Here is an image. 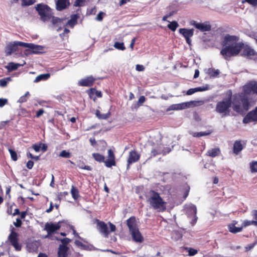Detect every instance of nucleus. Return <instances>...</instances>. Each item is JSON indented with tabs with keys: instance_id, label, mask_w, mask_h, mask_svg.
Listing matches in <instances>:
<instances>
[{
	"instance_id": "f257e3e1",
	"label": "nucleus",
	"mask_w": 257,
	"mask_h": 257,
	"mask_svg": "<svg viewBox=\"0 0 257 257\" xmlns=\"http://www.w3.org/2000/svg\"><path fill=\"white\" fill-rule=\"evenodd\" d=\"M239 37L234 35L226 34L221 42L222 47L220 54L225 60L231 57L237 56L244 47V43L238 42Z\"/></svg>"
},
{
	"instance_id": "f03ea898",
	"label": "nucleus",
	"mask_w": 257,
	"mask_h": 257,
	"mask_svg": "<svg viewBox=\"0 0 257 257\" xmlns=\"http://www.w3.org/2000/svg\"><path fill=\"white\" fill-rule=\"evenodd\" d=\"M146 196L147 202L154 209H157L161 211L166 210V202L158 193L154 190H150Z\"/></svg>"
},
{
	"instance_id": "7ed1b4c3",
	"label": "nucleus",
	"mask_w": 257,
	"mask_h": 257,
	"mask_svg": "<svg viewBox=\"0 0 257 257\" xmlns=\"http://www.w3.org/2000/svg\"><path fill=\"white\" fill-rule=\"evenodd\" d=\"M250 106L247 97L243 93L235 96L232 101V108L236 112L247 111Z\"/></svg>"
},
{
	"instance_id": "20e7f679",
	"label": "nucleus",
	"mask_w": 257,
	"mask_h": 257,
	"mask_svg": "<svg viewBox=\"0 0 257 257\" xmlns=\"http://www.w3.org/2000/svg\"><path fill=\"white\" fill-rule=\"evenodd\" d=\"M35 8L42 21H48L52 18L53 13L52 10L48 5L44 4H39L37 5Z\"/></svg>"
},
{
	"instance_id": "39448f33",
	"label": "nucleus",
	"mask_w": 257,
	"mask_h": 257,
	"mask_svg": "<svg viewBox=\"0 0 257 257\" xmlns=\"http://www.w3.org/2000/svg\"><path fill=\"white\" fill-rule=\"evenodd\" d=\"M231 104H232L231 96H230L228 98L223 99L217 103L216 110L217 112H226L228 111Z\"/></svg>"
},
{
	"instance_id": "423d86ee",
	"label": "nucleus",
	"mask_w": 257,
	"mask_h": 257,
	"mask_svg": "<svg viewBox=\"0 0 257 257\" xmlns=\"http://www.w3.org/2000/svg\"><path fill=\"white\" fill-rule=\"evenodd\" d=\"M15 228L12 226V229L11 231V233L9 234L8 236V239L10 241L12 245L14 246L15 249L17 251H20L22 249V246L19 244V234L17 232L14 231Z\"/></svg>"
},
{
	"instance_id": "0eeeda50",
	"label": "nucleus",
	"mask_w": 257,
	"mask_h": 257,
	"mask_svg": "<svg viewBox=\"0 0 257 257\" xmlns=\"http://www.w3.org/2000/svg\"><path fill=\"white\" fill-rule=\"evenodd\" d=\"M196 103L197 102L195 101H190L180 103L173 104L168 107L167 110H180L185 109L195 106Z\"/></svg>"
},
{
	"instance_id": "6e6552de",
	"label": "nucleus",
	"mask_w": 257,
	"mask_h": 257,
	"mask_svg": "<svg viewBox=\"0 0 257 257\" xmlns=\"http://www.w3.org/2000/svg\"><path fill=\"white\" fill-rule=\"evenodd\" d=\"M243 91L245 95H249L251 93L257 94V81H248L243 86Z\"/></svg>"
},
{
	"instance_id": "1a4fd4ad",
	"label": "nucleus",
	"mask_w": 257,
	"mask_h": 257,
	"mask_svg": "<svg viewBox=\"0 0 257 257\" xmlns=\"http://www.w3.org/2000/svg\"><path fill=\"white\" fill-rule=\"evenodd\" d=\"M27 45V43L23 42L15 41L13 43H10L6 47L5 52L7 55H10L18 50L19 46L25 47Z\"/></svg>"
},
{
	"instance_id": "9d476101",
	"label": "nucleus",
	"mask_w": 257,
	"mask_h": 257,
	"mask_svg": "<svg viewBox=\"0 0 257 257\" xmlns=\"http://www.w3.org/2000/svg\"><path fill=\"white\" fill-rule=\"evenodd\" d=\"M171 149L168 147H165L163 145L159 144L155 146L151 151L152 156L153 157L157 155L163 154V155L169 153Z\"/></svg>"
},
{
	"instance_id": "9b49d317",
	"label": "nucleus",
	"mask_w": 257,
	"mask_h": 257,
	"mask_svg": "<svg viewBox=\"0 0 257 257\" xmlns=\"http://www.w3.org/2000/svg\"><path fill=\"white\" fill-rule=\"evenodd\" d=\"M61 222H58L57 223H53L52 222H47L45 225V230L47 232V235L50 236L54 233L57 230H59L61 227Z\"/></svg>"
},
{
	"instance_id": "f8f14e48",
	"label": "nucleus",
	"mask_w": 257,
	"mask_h": 257,
	"mask_svg": "<svg viewBox=\"0 0 257 257\" xmlns=\"http://www.w3.org/2000/svg\"><path fill=\"white\" fill-rule=\"evenodd\" d=\"M241 55L249 59H257V52L249 46H246L242 48Z\"/></svg>"
},
{
	"instance_id": "ddd939ff",
	"label": "nucleus",
	"mask_w": 257,
	"mask_h": 257,
	"mask_svg": "<svg viewBox=\"0 0 257 257\" xmlns=\"http://www.w3.org/2000/svg\"><path fill=\"white\" fill-rule=\"evenodd\" d=\"M179 32L180 34L182 35L185 38L186 43L189 45H191V38L194 35V29H188L186 28H180L179 30Z\"/></svg>"
},
{
	"instance_id": "4468645a",
	"label": "nucleus",
	"mask_w": 257,
	"mask_h": 257,
	"mask_svg": "<svg viewBox=\"0 0 257 257\" xmlns=\"http://www.w3.org/2000/svg\"><path fill=\"white\" fill-rule=\"evenodd\" d=\"M196 29L199 30L201 32L209 31L211 29V26L209 22H205L203 23H197L193 21L192 23Z\"/></svg>"
},
{
	"instance_id": "2eb2a0df",
	"label": "nucleus",
	"mask_w": 257,
	"mask_h": 257,
	"mask_svg": "<svg viewBox=\"0 0 257 257\" xmlns=\"http://www.w3.org/2000/svg\"><path fill=\"white\" fill-rule=\"evenodd\" d=\"M140 158V155L135 150L131 151L129 153L128 158L127 159V164L126 169L128 170L130 165L139 161Z\"/></svg>"
},
{
	"instance_id": "dca6fc26",
	"label": "nucleus",
	"mask_w": 257,
	"mask_h": 257,
	"mask_svg": "<svg viewBox=\"0 0 257 257\" xmlns=\"http://www.w3.org/2000/svg\"><path fill=\"white\" fill-rule=\"evenodd\" d=\"M97 224V228L98 231L102 233L105 237H107L108 235V227L106 224L102 221L98 219H96Z\"/></svg>"
},
{
	"instance_id": "f3484780",
	"label": "nucleus",
	"mask_w": 257,
	"mask_h": 257,
	"mask_svg": "<svg viewBox=\"0 0 257 257\" xmlns=\"http://www.w3.org/2000/svg\"><path fill=\"white\" fill-rule=\"evenodd\" d=\"M96 79L92 76H89L81 79L78 82V85L81 86L89 87L93 85Z\"/></svg>"
},
{
	"instance_id": "a211bd4d",
	"label": "nucleus",
	"mask_w": 257,
	"mask_h": 257,
	"mask_svg": "<svg viewBox=\"0 0 257 257\" xmlns=\"http://www.w3.org/2000/svg\"><path fill=\"white\" fill-rule=\"evenodd\" d=\"M126 225L130 232L139 229L135 216H132L126 220Z\"/></svg>"
},
{
	"instance_id": "6ab92c4d",
	"label": "nucleus",
	"mask_w": 257,
	"mask_h": 257,
	"mask_svg": "<svg viewBox=\"0 0 257 257\" xmlns=\"http://www.w3.org/2000/svg\"><path fill=\"white\" fill-rule=\"evenodd\" d=\"M87 92L89 97L95 100L97 97H101L102 96V93L100 91H98L95 88H91L87 91Z\"/></svg>"
},
{
	"instance_id": "aec40b11",
	"label": "nucleus",
	"mask_w": 257,
	"mask_h": 257,
	"mask_svg": "<svg viewBox=\"0 0 257 257\" xmlns=\"http://www.w3.org/2000/svg\"><path fill=\"white\" fill-rule=\"evenodd\" d=\"M27 45L25 48H29L31 53L37 54L43 50V47L40 45H36L32 43H27Z\"/></svg>"
},
{
	"instance_id": "412c9836",
	"label": "nucleus",
	"mask_w": 257,
	"mask_h": 257,
	"mask_svg": "<svg viewBox=\"0 0 257 257\" xmlns=\"http://www.w3.org/2000/svg\"><path fill=\"white\" fill-rule=\"evenodd\" d=\"M242 122L244 124L257 122V113H247L244 117Z\"/></svg>"
},
{
	"instance_id": "4be33fe9",
	"label": "nucleus",
	"mask_w": 257,
	"mask_h": 257,
	"mask_svg": "<svg viewBox=\"0 0 257 257\" xmlns=\"http://www.w3.org/2000/svg\"><path fill=\"white\" fill-rule=\"evenodd\" d=\"M185 209L188 216H192L196 215L197 208L195 205L193 204L186 205Z\"/></svg>"
},
{
	"instance_id": "5701e85b",
	"label": "nucleus",
	"mask_w": 257,
	"mask_h": 257,
	"mask_svg": "<svg viewBox=\"0 0 257 257\" xmlns=\"http://www.w3.org/2000/svg\"><path fill=\"white\" fill-rule=\"evenodd\" d=\"M131 234L133 240L137 242H142L144 238L142 235L139 229L130 232Z\"/></svg>"
},
{
	"instance_id": "b1692460",
	"label": "nucleus",
	"mask_w": 257,
	"mask_h": 257,
	"mask_svg": "<svg viewBox=\"0 0 257 257\" xmlns=\"http://www.w3.org/2000/svg\"><path fill=\"white\" fill-rule=\"evenodd\" d=\"M79 18V16L77 14H74L71 15V19L68 21L65 26H68L71 28H73L75 25L77 23V20Z\"/></svg>"
},
{
	"instance_id": "393cba45",
	"label": "nucleus",
	"mask_w": 257,
	"mask_h": 257,
	"mask_svg": "<svg viewBox=\"0 0 257 257\" xmlns=\"http://www.w3.org/2000/svg\"><path fill=\"white\" fill-rule=\"evenodd\" d=\"M207 89H208L207 86L190 88L187 91L186 94L187 95H190L194 94L195 92H199V91H203L207 90Z\"/></svg>"
},
{
	"instance_id": "a878e982",
	"label": "nucleus",
	"mask_w": 257,
	"mask_h": 257,
	"mask_svg": "<svg viewBox=\"0 0 257 257\" xmlns=\"http://www.w3.org/2000/svg\"><path fill=\"white\" fill-rule=\"evenodd\" d=\"M243 149V146L240 141H236L233 144V153L237 155Z\"/></svg>"
},
{
	"instance_id": "bb28decb",
	"label": "nucleus",
	"mask_w": 257,
	"mask_h": 257,
	"mask_svg": "<svg viewBox=\"0 0 257 257\" xmlns=\"http://www.w3.org/2000/svg\"><path fill=\"white\" fill-rule=\"evenodd\" d=\"M236 222L233 221V222L228 225V229L230 232L233 233H236L241 231L242 229V226L237 227L235 226Z\"/></svg>"
},
{
	"instance_id": "cd10ccee",
	"label": "nucleus",
	"mask_w": 257,
	"mask_h": 257,
	"mask_svg": "<svg viewBox=\"0 0 257 257\" xmlns=\"http://www.w3.org/2000/svg\"><path fill=\"white\" fill-rule=\"evenodd\" d=\"M56 239L60 240L61 241V244L59 246L58 252V257H64V238L59 239L56 237Z\"/></svg>"
},
{
	"instance_id": "c85d7f7f",
	"label": "nucleus",
	"mask_w": 257,
	"mask_h": 257,
	"mask_svg": "<svg viewBox=\"0 0 257 257\" xmlns=\"http://www.w3.org/2000/svg\"><path fill=\"white\" fill-rule=\"evenodd\" d=\"M220 154V150L219 148H213L209 150L206 155L211 157H215L218 156Z\"/></svg>"
},
{
	"instance_id": "c756f323",
	"label": "nucleus",
	"mask_w": 257,
	"mask_h": 257,
	"mask_svg": "<svg viewBox=\"0 0 257 257\" xmlns=\"http://www.w3.org/2000/svg\"><path fill=\"white\" fill-rule=\"evenodd\" d=\"M193 118L198 124L204 125L205 124V121L199 113H193Z\"/></svg>"
},
{
	"instance_id": "7c9ffc66",
	"label": "nucleus",
	"mask_w": 257,
	"mask_h": 257,
	"mask_svg": "<svg viewBox=\"0 0 257 257\" xmlns=\"http://www.w3.org/2000/svg\"><path fill=\"white\" fill-rule=\"evenodd\" d=\"M207 73L210 77L215 78L219 75L220 72L218 69L209 68L207 70Z\"/></svg>"
},
{
	"instance_id": "2f4dec72",
	"label": "nucleus",
	"mask_w": 257,
	"mask_h": 257,
	"mask_svg": "<svg viewBox=\"0 0 257 257\" xmlns=\"http://www.w3.org/2000/svg\"><path fill=\"white\" fill-rule=\"evenodd\" d=\"M50 74L49 73L40 74L36 77L34 82H38L42 80H46L50 77Z\"/></svg>"
},
{
	"instance_id": "473e14b6",
	"label": "nucleus",
	"mask_w": 257,
	"mask_h": 257,
	"mask_svg": "<svg viewBox=\"0 0 257 257\" xmlns=\"http://www.w3.org/2000/svg\"><path fill=\"white\" fill-rule=\"evenodd\" d=\"M189 133L192 135L194 137H201L203 136H208L209 135L211 132L210 131L207 132H193L191 131L189 132Z\"/></svg>"
},
{
	"instance_id": "72a5a7b5",
	"label": "nucleus",
	"mask_w": 257,
	"mask_h": 257,
	"mask_svg": "<svg viewBox=\"0 0 257 257\" xmlns=\"http://www.w3.org/2000/svg\"><path fill=\"white\" fill-rule=\"evenodd\" d=\"M71 193L74 200H76L79 197L78 190L74 186H72Z\"/></svg>"
},
{
	"instance_id": "f704fd0d",
	"label": "nucleus",
	"mask_w": 257,
	"mask_h": 257,
	"mask_svg": "<svg viewBox=\"0 0 257 257\" xmlns=\"http://www.w3.org/2000/svg\"><path fill=\"white\" fill-rule=\"evenodd\" d=\"M93 157L95 160L99 162H104L105 160V157L104 156L98 154V153H93Z\"/></svg>"
},
{
	"instance_id": "c9c22d12",
	"label": "nucleus",
	"mask_w": 257,
	"mask_h": 257,
	"mask_svg": "<svg viewBox=\"0 0 257 257\" xmlns=\"http://www.w3.org/2000/svg\"><path fill=\"white\" fill-rule=\"evenodd\" d=\"M179 27V24L176 21H173L170 22V23L168 25V28L174 32L176 31V29Z\"/></svg>"
},
{
	"instance_id": "e433bc0d",
	"label": "nucleus",
	"mask_w": 257,
	"mask_h": 257,
	"mask_svg": "<svg viewBox=\"0 0 257 257\" xmlns=\"http://www.w3.org/2000/svg\"><path fill=\"white\" fill-rule=\"evenodd\" d=\"M56 9L62 11L64 9V0H57L56 2Z\"/></svg>"
},
{
	"instance_id": "4c0bfd02",
	"label": "nucleus",
	"mask_w": 257,
	"mask_h": 257,
	"mask_svg": "<svg viewBox=\"0 0 257 257\" xmlns=\"http://www.w3.org/2000/svg\"><path fill=\"white\" fill-rule=\"evenodd\" d=\"M10 81H11V78L10 77L0 79V86L2 87H5L7 86L8 82Z\"/></svg>"
},
{
	"instance_id": "58836bf2",
	"label": "nucleus",
	"mask_w": 257,
	"mask_h": 257,
	"mask_svg": "<svg viewBox=\"0 0 257 257\" xmlns=\"http://www.w3.org/2000/svg\"><path fill=\"white\" fill-rule=\"evenodd\" d=\"M19 66H20L19 64L11 62L9 64L7 68L9 71H13L17 69Z\"/></svg>"
},
{
	"instance_id": "ea45409f",
	"label": "nucleus",
	"mask_w": 257,
	"mask_h": 257,
	"mask_svg": "<svg viewBox=\"0 0 257 257\" xmlns=\"http://www.w3.org/2000/svg\"><path fill=\"white\" fill-rule=\"evenodd\" d=\"M104 162L105 163V165L108 168L115 165V159H108L106 161H104Z\"/></svg>"
},
{
	"instance_id": "a19ab883",
	"label": "nucleus",
	"mask_w": 257,
	"mask_h": 257,
	"mask_svg": "<svg viewBox=\"0 0 257 257\" xmlns=\"http://www.w3.org/2000/svg\"><path fill=\"white\" fill-rule=\"evenodd\" d=\"M30 96L29 92H27L25 95L22 96L19 99L18 102L19 103L25 102L27 101L28 98Z\"/></svg>"
},
{
	"instance_id": "79ce46f5",
	"label": "nucleus",
	"mask_w": 257,
	"mask_h": 257,
	"mask_svg": "<svg viewBox=\"0 0 257 257\" xmlns=\"http://www.w3.org/2000/svg\"><path fill=\"white\" fill-rule=\"evenodd\" d=\"M114 47L118 50H124L125 49V47L123 43H120L118 42H116L114 44Z\"/></svg>"
},
{
	"instance_id": "37998d69",
	"label": "nucleus",
	"mask_w": 257,
	"mask_h": 257,
	"mask_svg": "<svg viewBox=\"0 0 257 257\" xmlns=\"http://www.w3.org/2000/svg\"><path fill=\"white\" fill-rule=\"evenodd\" d=\"M111 113H95L96 117L99 119H107Z\"/></svg>"
},
{
	"instance_id": "c03bdc74",
	"label": "nucleus",
	"mask_w": 257,
	"mask_h": 257,
	"mask_svg": "<svg viewBox=\"0 0 257 257\" xmlns=\"http://www.w3.org/2000/svg\"><path fill=\"white\" fill-rule=\"evenodd\" d=\"M35 0H22V5L24 6H29L35 3Z\"/></svg>"
},
{
	"instance_id": "a18cd8bd",
	"label": "nucleus",
	"mask_w": 257,
	"mask_h": 257,
	"mask_svg": "<svg viewBox=\"0 0 257 257\" xmlns=\"http://www.w3.org/2000/svg\"><path fill=\"white\" fill-rule=\"evenodd\" d=\"M9 151L11 154L12 159L14 161H17L18 160L17 153L14 150L12 149H9Z\"/></svg>"
},
{
	"instance_id": "49530a36",
	"label": "nucleus",
	"mask_w": 257,
	"mask_h": 257,
	"mask_svg": "<svg viewBox=\"0 0 257 257\" xmlns=\"http://www.w3.org/2000/svg\"><path fill=\"white\" fill-rule=\"evenodd\" d=\"M250 168L251 172H257V161L250 163Z\"/></svg>"
},
{
	"instance_id": "de8ad7c7",
	"label": "nucleus",
	"mask_w": 257,
	"mask_h": 257,
	"mask_svg": "<svg viewBox=\"0 0 257 257\" xmlns=\"http://www.w3.org/2000/svg\"><path fill=\"white\" fill-rule=\"evenodd\" d=\"M69 228L72 229L73 231V234L75 236H77L79 238H80V236H79L78 234L76 232V230L74 229V226L72 225H71L70 224H67V223L65 222V228Z\"/></svg>"
},
{
	"instance_id": "09e8293b",
	"label": "nucleus",
	"mask_w": 257,
	"mask_h": 257,
	"mask_svg": "<svg viewBox=\"0 0 257 257\" xmlns=\"http://www.w3.org/2000/svg\"><path fill=\"white\" fill-rule=\"evenodd\" d=\"M145 100H146V98L144 96L142 95V96H141L139 98V100L137 102V105H138V107L139 106H140L141 105H143V104L145 102Z\"/></svg>"
},
{
	"instance_id": "8fccbe9b",
	"label": "nucleus",
	"mask_w": 257,
	"mask_h": 257,
	"mask_svg": "<svg viewBox=\"0 0 257 257\" xmlns=\"http://www.w3.org/2000/svg\"><path fill=\"white\" fill-rule=\"evenodd\" d=\"M14 206H16V204L15 203H13L12 204H11L10 205H9L8 206V208H7V213L9 215H13V207Z\"/></svg>"
},
{
	"instance_id": "3c124183",
	"label": "nucleus",
	"mask_w": 257,
	"mask_h": 257,
	"mask_svg": "<svg viewBox=\"0 0 257 257\" xmlns=\"http://www.w3.org/2000/svg\"><path fill=\"white\" fill-rule=\"evenodd\" d=\"M186 249L188 250V254L190 256L194 255L197 253V250L192 248H186Z\"/></svg>"
},
{
	"instance_id": "603ef678",
	"label": "nucleus",
	"mask_w": 257,
	"mask_h": 257,
	"mask_svg": "<svg viewBox=\"0 0 257 257\" xmlns=\"http://www.w3.org/2000/svg\"><path fill=\"white\" fill-rule=\"evenodd\" d=\"M105 14L102 12H100L96 17V20L98 21H101L103 20L104 16Z\"/></svg>"
},
{
	"instance_id": "864d4df0",
	"label": "nucleus",
	"mask_w": 257,
	"mask_h": 257,
	"mask_svg": "<svg viewBox=\"0 0 257 257\" xmlns=\"http://www.w3.org/2000/svg\"><path fill=\"white\" fill-rule=\"evenodd\" d=\"M52 23L54 24V25H56V24H60L62 22V20L58 18H57V17H53L52 16Z\"/></svg>"
},
{
	"instance_id": "5fc2aeb1",
	"label": "nucleus",
	"mask_w": 257,
	"mask_h": 257,
	"mask_svg": "<svg viewBox=\"0 0 257 257\" xmlns=\"http://www.w3.org/2000/svg\"><path fill=\"white\" fill-rule=\"evenodd\" d=\"M85 0H76L74 6L75 7H81L84 5Z\"/></svg>"
},
{
	"instance_id": "6e6d98bb",
	"label": "nucleus",
	"mask_w": 257,
	"mask_h": 257,
	"mask_svg": "<svg viewBox=\"0 0 257 257\" xmlns=\"http://www.w3.org/2000/svg\"><path fill=\"white\" fill-rule=\"evenodd\" d=\"M242 2H246L252 6H257V0H244L242 1Z\"/></svg>"
},
{
	"instance_id": "4d7b16f0",
	"label": "nucleus",
	"mask_w": 257,
	"mask_h": 257,
	"mask_svg": "<svg viewBox=\"0 0 257 257\" xmlns=\"http://www.w3.org/2000/svg\"><path fill=\"white\" fill-rule=\"evenodd\" d=\"M14 224L17 227H20L22 224V221L21 219L18 218L16 219V221L14 222Z\"/></svg>"
},
{
	"instance_id": "13d9d810",
	"label": "nucleus",
	"mask_w": 257,
	"mask_h": 257,
	"mask_svg": "<svg viewBox=\"0 0 257 257\" xmlns=\"http://www.w3.org/2000/svg\"><path fill=\"white\" fill-rule=\"evenodd\" d=\"M8 100L6 98H0V107H3L5 104H7Z\"/></svg>"
},
{
	"instance_id": "bf43d9fd",
	"label": "nucleus",
	"mask_w": 257,
	"mask_h": 257,
	"mask_svg": "<svg viewBox=\"0 0 257 257\" xmlns=\"http://www.w3.org/2000/svg\"><path fill=\"white\" fill-rule=\"evenodd\" d=\"M108 159H115L113 152L111 149L108 150Z\"/></svg>"
},
{
	"instance_id": "052dcab7",
	"label": "nucleus",
	"mask_w": 257,
	"mask_h": 257,
	"mask_svg": "<svg viewBox=\"0 0 257 257\" xmlns=\"http://www.w3.org/2000/svg\"><path fill=\"white\" fill-rule=\"evenodd\" d=\"M136 69L138 71H144L145 68L142 65L137 64L136 65Z\"/></svg>"
},
{
	"instance_id": "680f3d73",
	"label": "nucleus",
	"mask_w": 257,
	"mask_h": 257,
	"mask_svg": "<svg viewBox=\"0 0 257 257\" xmlns=\"http://www.w3.org/2000/svg\"><path fill=\"white\" fill-rule=\"evenodd\" d=\"M41 144H35L33 146V148L36 152H39L41 149Z\"/></svg>"
},
{
	"instance_id": "e2e57ef3",
	"label": "nucleus",
	"mask_w": 257,
	"mask_h": 257,
	"mask_svg": "<svg viewBox=\"0 0 257 257\" xmlns=\"http://www.w3.org/2000/svg\"><path fill=\"white\" fill-rule=\"evenodd\" d=\"M10 120L2 121L0 122V130L3 129Z\"/></svg>"
},
{
	"instance_id": "0e129e2a",
	"label": "nucleus",
	"mask_w": 257,
	"mask_h": 257,
	"mask_svg": "<svg viewBox=\"0 0 257 257\" xmlns=\"http://www.w3.org/2000/svg\"><path fill=\"white\" fill-rule=\"evenodd\" d=\"M34 166V162L32 161H28L27 163V167L29 169H31Z\"/></svg>"
},
{
	"instance_id": "69168bd1",
	"label": "nucleus",
	"mask_w": 257,
	"mask_h": 257,
	"mask_svg": "<svg viewBox=\"0 0 257 257\" xmlns=\"http://www.w3.org/2000/svg\"><path fill=\"white\" fill-rule=\"evenodd\" d=\"M136 40H137V38L136 37H135L131 41V43L130 44V47L131 48L132 50H133L134 49V45L135 44Z\"/></svg>"
},
{
	"instance_id": "338daca9",
	"label": "nucleus",
	"mask_w": 257,
	"mask_h": 257,
	"mask_svg": "<svg viewBox=\"0 0 257 257\" xmlns=\"http://www.w3.org/2000/svg\"><path fill=\"white\" fill-rule=\"evenodd\" d=\"M19 214L20 215L21 219H23L28 215V212H27V211H22V212H20V213Z\"/></svg>"
},
{
	"instance_id": "774afa93",
	"label": "nucleus",
	"mask_w": 257,
	"mask_h": 257,
	"mask_svg": "<svg viewBox=\"0 0 257 257\" xmlns=\"http://www.w3.org/2000/svg\"><path fill=\"white\" fill-rule=\"evenodd\" d=\"M252 221L245 220L243 223V227H246L249 226L250 225H252V223L251 222Z\"/></svg>"
}]
</instances>
